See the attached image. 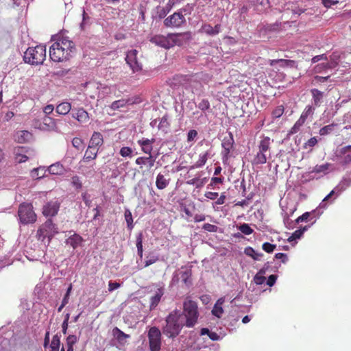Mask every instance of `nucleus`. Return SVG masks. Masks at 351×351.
<instances>
[{"label": "nucleus", "instance_id": "f257e3e1", "mask_svg": "<svg viewBox=\"0 0 351 351\" xmlns=\"http://www.w3.org/2000/svg\"><path fill=\"white\" fill-rule=\"evenodd\" d=\"M75 52V43L67 37L60 36L49 48V57L56 62L69 60Z\"/></svg>", "mask_w": 351, "mask_h": 351}, {"label": "nucleus", "instance_id": "f03ea898", "mask_svg": "<svg viewBox=\"0 0 351 351\" xmlns=\"http://www.w3.org/2000/svg\"><path fill=\"white\" fill-rule=\"evenodd\" d=\"M166 325L163 327V333L169 338L176 337L185 326L183 314L178 309L172 311L165 319Z\"/></svg>", "mask_w": 351, "mask_h": 351}, {"label": "nucleus", "instance_id": "7ed1b4c3", "mask_svg": "<svg viewBox=\"0 0 351 351\" xmlns=\"http://www.w3.org/2000/svg\"><path fill=\"white\" fill-rule=\"evenodd\" d=\"M182 313L185 321V326L187 328L193 327L197 322L199 317L197 303L189 298H186L183 302Z\"/></svg>", "mask_w": 351, "mask_h": 351}, {"label": "nucleus", "instance_id": "20e7f679", "mask_svg": "<svg viewBox=\"0 0 351 351\" xmlns=\"http://www.w3.org/2000/svg\"><path fill=\"white\" fill-rule=\"evenodd\" d=\"M46 58V48L43 45L29 47L25 52L23 59L26 63L32 65H40Z\"/></svg>", "mask_w": 351, "mask_h": 351}, {"label": "nucleus", "instance_id": "39448f33", "mask_svg": "<svg viewBox=\"0 0 351 351\" xmlns=\"http://www.w3.org/2000/svg\"><path fill=\"white\" fill-rule=\"evenodd\" d=\"M58 233L56 225L53 223L51 219H49L37 230V237L38 240L42 241L45 238H48V242L49 243L52 238Z\"/></svg>", "mask_w": 351, "mask_h": 351}, {"label": "nucleus", "instance_id": "423d86ee", "mask_svg": "<svg viewBox=\"0 0 351 351\" xmlns=\"http://www.w3.org/2000/svg\"><path fill=\"white\" fill-rule=\"evenodd\" d=\"M18 216L23 224L33 223L36 221V215L31 204H21L18 210Z\"/></svg>", "mask_w": 351, "mask_h": 351}, {"label": "nucleus", "instance_id": "0eeeda50", "mask_svg": "<svg viewBox=\"0 0 351 351\" xmlns=\"http://www.w3.org/2000/svg\"><path fill=\"white\" fill-rule=\"evenodd\" d=\"M151 351H160L161 348V332L156 326L151 327L147 334Z\"/></svg>", "mask_w": 351, "mask_h": 351}, {"label": "nucleus", "instance_id": "6e6552de", "mask_svg": "<svg viewBox=\"0 0 351 351\" xmlns=\"http://www.w3.org/2000/svg\"><path fill=\"white\" fill-rule=\"evenodd\" d=\"M185 23L186 19L182 12H176L164 21V25L167 27H180Z\"/></svg>", "mask_w": 351, "mask_h": 351}, {"label": "nucleus", "instance_id": "1a4fd4ad", "mask_svg": "<svg viewBox=\"0 0 351 351\" xmlns=\"http://www.w3.org/2000/svg\"><path fill=\"white\" fill-rule=\"evenodd\" d=\"M191 38L189 32L169 34V39L170 40V48L177 45L182 46L186 43Z\"/></svg>", "mask_w": 351, "mask_h": 351}, {"label": "nucleus", "instance_id": "9d476101", "mask_svg": "<svg viewBox=\"0 0 351 351\" xmlns=\"http://www.w3.org/2000/svg\"><path fill=\"white\" fill-rule=\"evenodd\" d=\"M138 51L132 49L128 51L125 57V61L130 66L133 73H136L142 70V64L138 62L137 59Z\"/></svg>", "mask_w": 351, "mask_h": 351}, {"label": "nucleus", "instance_id": "9b49d317", "mask_svg": "<svg viewBox=\"0 0 351 351\" xmlns=\"http://www.w3.org/2000/svg\"><path fill=\"white\" fill-rule=\"evenodd\" d=\"M60 122L59 119H55L52 117L45 116L43 118V131L59 132L58 123Z\"/></svg>", "mask_w": 351, "mask_h": 351}, {"label": "nucleus", "instance_id": "f8f14e48", "mask_svg": "<svg viewBox=\"0 0 351 351\" xmlns=\"http://www.w3.org/2000/svg\"><path fill=\"white\" fill-rule=\"evenodd\" d=\"M60 208V203L57 201L47 203L43 208V214L47 217H53L57 215Z\"/></svg>", "mask_w": 351, "mask_h": 351}, {"label": "nucleus", "instance_id": "ddd939ff", "mask_svg": "<svg viewBox=\"0 0 351 351\" xmlns=\"http://www.w3.org/2000/svg\"><path fill=\"white\" fill-rule=\"evenodd\" d=\"M150 42L157 46L165 49L170 48V40L169 39V34L167 36L160 34L154 35L150 38Z\"/></svg>", "mask_w": 351, "mask_h": 351}, {"label": "nucleus", "instance_id": "4468645a", "mask_svg": "<svg viewBox=\"0 0 351 351\" xmlns=\"http://www.w3.org/2000/svg\"><path fill=\"white\" fill-rule=\"evenodd\" d=\"M72 117L80 123H86L90 119L88 112L83 108H74L72 112Z\"/></svg>", "mask_w": 351, "mask_h": 351}, {"label": "nucleus", "instance_id": "2eb2a0df", "mask_svg": "<svg viewBox=\"0 0 351 351\" xmlns=\"http://www.w3.org/2000/svg\"><path fill=\"white\" fill-rule=\"evenodd\" d=\"M337 156L341 158V164L343 165H348L351 162V145L344 146L337 151Z\"/></svg>", "mask_w": 351, "mask_h": 351}, {"label": "nucleus", "instance_id": "dca6fc26", "mask_svg": "<svg viewBox=\"0 0 351 351\" xmlns=\"http://www.w3.org/2000/svg\"><path fill=\"white\" fill-rule=\"evenodd\" d=\"M155 138L148 139L142 138L137 141L138 145L141 147L143 153L150 155L153 150V144L155 143Z\"/></svg>", "mask_w": 351, "mask_h": 351}, {"label": "nucleus", "instance_id": "f3484780", "mask_svg": "<svg viewBox=\"0 0 351 351\" xmlns=\"http://www.w3.org/2000/svg\"><path fill=\"white\" fill-rule=\"evenodd\" d=\"M221 31V25L217 24L214 27H213L210 24L205 23H203L199 29V32L204 33L208 36H215L217 35Z\"/></svg>", "mask_w": 351, "mask_h": 351}, {"label": "nucleus", "instance_id": "a211bd4d", "mask_svg": "<svg viewBox=\"0 0 351 351\" xmlns=\"http://www.w3.org/2000/svg\"><path fill=\"white\" fill-rule=\"evenodd\" d=\"M165 294V289L162 287L159 286L157 287L154 295L150 298L149 309L154 310L160 303L162 297Z\"/></svg>", "mask_w": 351, "mask_h": 351}, {"label": "nucleus", "instance_id": "6ab92c4d", "mask_svg": "<svg viewBox=\"0 0 351 351\" xmlns=\"http://www.w3.org/2000/svg\"><path fill=\"white\" fill-rule=\"evenodd\" d=\"M210 80L211 76L209 74L200 73L199 75H197L195 79L191 80V86L193 88H195L196 86H199V87L202 88H203L202 83L207 84Z\"/></svg>", "mask_w": 351, "mask_h": 351}, {"label": "nucleus", "instance_id": "aec40b11", "mask_svg": "<svg viewBox=\"0 0 351 351\" xmlns=\"http://www.w3.org/2000/svg\"><path fill=\"white\" fill-rule=\"evenodd\" d=\"M313 105L315 107H319L321 103L323 101L324 93L317 88L311 90Z\"/></svg>", "mask_w": 351, "mask_h": 351}, {"label": "nucleus", "instance_id": "412c9836", "mask_svg": "<svg viewBox=\"0 0 351 351\" xmlns=\"http://www.w3.org/2000/svg\"><path fill=\"white\" fill-rule=\"evenodd\" d=\"M224 302L225 298L223 297L219 298L213 308L212 314L218 318H220L223 313L222 306Z\"/></svg>", "mask_w": 351, "mask_h": 351}, {"label": "nucleus", "instance_id": "4be33fe9", "mask_svg": "<svg viewBox=\"0 0 351 351\" xmlns=\"http://www.w3.org/2000/svg\"><path fill=\"white\" fill-rule=\"evenodd\" d=\"M267 156H269L268 154L258 149L252 161V165H258L265 164L267 162Z\"/></svg>", "mask_w": 351, "mask_h": 351}, {"label": "nucleus", "instance_id": "5701e85b", "mask_svg": "<svg viewBox=\"0 0 351 351\" xmlns=\"http://www.w3.org/2000/svg\"><path fill=\"white\" fill-rule=\"evenodd\" d=\"M16 141L19 143H25L29 141L32 138V134L27 130H21L16 134Z\"/></svg>", "mask_w": 351, "mask_h": 351}, {"label": "nucleus", "instance_id": "b1692460", "mask_svg": "<svg viewBox=\"0 0 351 351\" xmlns=\"http://www.w3.org/2000/svg\"><path fill=\"white\" fill-rule=\"evenodd\" d=\"M170 178H166L163 174L159 173L156 176V186L158 189H165L169 184Z\"/></svg>", "mask_w": 351, "mask_h": 351}, {"label": "nucleus", "instance_id": "393cba45", "mask_svg": "<svg viewBox=\"0 0 351 351\" xmlns=\"http://www.w3.org/2000/svg\"><path fill=\"white\" fill-rule=\"evenodd\" d=\"M97 153H98L97 147H95L88 145L87 149L85 152L84 156L83 157V160L90 161V160L95 159L97 158Z\"/></svg>", "mask_w": 351, "mask_h": 351}, {"label": "nucleus", "instance_id": "a878e982", "mask_svg": "<svg viewBox=\"0 0 351 351\" xmlns=\"http://www.w3.org/2000/svg\"><path fill=\"white\" fill-rule=\"evenodd\" d=\"M112 335L114 337L117 339V340L120 343H125L126 339L130 338V336L128 334L124 333L122 330H121L118 327H114L112 330Z\"/></svg>", "mask_w": 351, "mask_h": 351}, {"label": "nucleus", "instance_id": "bb28decb", "mask_svg": "<svg viewBox=\"0 0 351 351\" xmlns=\"http://www.w3.org/2000/svg\"><path fill=\"white\" fill-rule=\"evenodd\" d=\"M269 65L272 66L278 63L280 64L281 67H293L295 65V61L285 59L269 60Z\"/></svg>", "mask_w": 351, "mask_h": 351}, {"label": "nucleus", "instance_id": "cd10ccee", "mask_svg": "<svg viewBox=\"0 0 351 351\" xmlns=\"http://www.w3.org/2000/svg\"><path fill=\"white\" fill-rule=\"evenodd\" d=\"M315 108L314 106L307 105L300 115V122L305 123L308 117H313Z\"/></svg>", "mask_w": 351, "mask_h": 351}, {"label": "nucleus", "instance_id": "c85d7f7f", "mask_svg": "<svg viewBox=\"0 0 351 351\" xmlns=\"http://www.w3.org/2000/svg\"><path fill=\"white\" fill-rule=\"evenodd\" d=\"M271 141H272L269 137L265 136L262 140H261L258 144V149L268 154L269 156H270V145Z\"/></svg>", "mask_w": 351, "mask_h": 351}, {"label": "nucleus", "instance_id": "c756f323", "mask_svg": "<svg viewBox=\"0 0 351 351\" xmlns=\"http://www.w3.org/2000/svg\"><path fill=\"white\" fill-rule=\"evenodd\" d=\"M104 143V139L101 134L100 132H94L88 145L92 147H97L98 146H101Z\"/></svg>", "mask_w": 351, "mask_h": 351}, {"label": "nucleus", "instance_id": "7c9ffc66", "mask_svg": "<svg viewBox=\"0 0 351 351\" xmlns=\"http://www.w3.org/2000/svg\"><path fill=\"white\" fill-rule=\"evenodd\" d=\"M254 7L258 13L265 12L270 7L269 1V0H255Z\"/></svg>", "mask_w": 351, "mask_h": 351}, {"label": "nucleus", "instance_id": "2f4dec72", "mask_svg": "<svg viewBox=\"0 0 351 351\" xmlns=\"http://www.w3.org/2000/svg\"><path fill=\"white\" fill-rule=\"evenodd\" d=\"M71 110V104L69 102H62L56 108V112L59 114H67Z\"/></svg>", "mask_w": 351, "mask_h": 351}, {"label": "nucleus", "instance_id": "473e14b6", "mask_svg": "<svg viewBox=\"0 0 351 351\" xmlns=\"http://www.w3.org/2000/svg\"><path fill=\"white\" fill-rule=\"evenodd\" d=\"M50 174L53 175H62L64 173V169L63 166L59 162L50 165L48 168Z\"/></svg>", "mask_w": 351, "mask_h": 351}, {"label": "nucleus", "instance_id": "72a5a7b5", "mask_svg": "<svg viewBox=\"0 0 351 351\" xmlns=\"http://www.w3.org/2000/svg\"><path fill=\"white\" fill-rule=\"evenodd\" d=\"M77 338L75 335H71L66 338V351H73V345L77 342ZM61 351H65L64 348L62 347Z\"/></svg>", "mask_w": 351, "mask_h": 351}, {"label": "nucleus", "instance_id": "f704fd0d", "mask_svg": "<svg viewBox=\"0 0 351 351\" xmlns=\"http://www.w3.org/2000/svg\"><path fill=\"white\" fill-rule=\"evenodd\" d=\"M209 156L210 154L208 151L199 154V159L195 164V167L199 168L204 166L206 164Z\"/></svg>", "mask_w": 351, "mask_h": 351}, {"label": "nucleus", "instance_id": "c9c22d12", "mask_svg": "<svg viewBox=\"0 0 351 351\" xmlns=\"http://www.w3.org/2000/svg\"><path fill=\"white\" fill-rule=\"evenodd\" d=\"M143 235L142 232H139L136 236V245L137 247L138 254L140 257L143 256Z\"/></svg>", "mask_w": 351, "mask_h": 351}, {"label": "nucleus", "instance_id": "e433bc0d", "mask_svg": "<svg viewBox=\"0 0 351 351\" xmlns=\"http://www.w3.org/2000/svg\"><path fill=\"white\" fill-rule=\"evenodd\" d=\"M234 143L233 135L231 132H229L228 136L224 137L223 139L221 145L223 148L230 147L232 148Z\"/></svg>", "mask_w": 351, "mask_h": 351}, {"label": "nucleus", "instance_id": "4c0bfd02", "mask_svg": "<svg viewBox=\"0 0 351 351\" xmlns=\"http://www.w3.org/2000/svg\"><path fill=\"white\" fill-rule=\"evenodd\" d=\"M330 166H331V164L328 163V162L323 164V165H317L316 166H315L313 167L311 172L316 173H326Z\"/></svg>", "mask_w": 351, "mask_h": 351}, {"label": "nucleus", "instance_id": "58836bf2", "mask_svg": "<svg viewBox=\"0 0 351 351\" xmlns=\"http://www.w3.org/2000/svg\"><path fill=\"white\" fill-rule=\"evenodd\" d=\"M244 253L247 256L252 257L254 261L259 260L260 257L263 256V254L256 252L252 247H246L244 250Z\"/></svg>", "mask_w": 351, "mask_h": 351}, {"label": "nucleus", "instance_id": "ea45409f", "mask_svg": "<svg viewBox=\"0 0 351 351\" xmlns=\"http://www.w3.org/2000/svg\"><path fill=\"white\" fill-rule=\"evenodd\" d=\"M60 346V339L58 335L53 337L50 344L51 351H59Z\"/></svg>", "mask_w": 351, "mask_h": 351}, {"label": "nucleus", "instance_id": "a19ab883", "mask_svg": "<svg viewBox=\"0 0 351 351\" xmlns=\"http://www.w3.org/2000/svg\"><path fill=\"white\" fill-rule=\"evenodd\" d=\"M128 102V101L125 99H119L114 101L111 104L110 108L113 110H118L121 108L125 107L127 105Z\"/></svg>", "mask_w": 351, "mask_h": 351}, {"label": "nucleus", "instance_id": "79ce46f5", "mask_svg": "<svg viewBox=\"0 0 351 351\" xmlns=\"http://www.w3.org/2000/svg\"><path fill=\"white\" fill-rule=\"evenodd\" d=\"M335 126H337V124L335 123L327 125L319 130V134L321 136L328 135L334 130Z\"/></svg>", "mask_w": 351, "mask_h": 351}, {"label": "nucleus", "instance_id": "37998d69", "mask_svg": "<svg viewBox=\"0 0 351 351\" xmlns=\"http://www.w3.org/2000/svg\"><path fill=\"white\" fill-rule=\"evenodd\" d=\"M307 230V227H304L302 229L296 230L289 237L288 241L291 242L297 239H300L305 230Z\"/></svg>", "mask_w": 351, "mask_h": 351}, {"label": "nucleus", "instance_id": "c03bdc74", "mask_svg": "<svg viewBox=\"0 0 351 351\" xmlns=\"http://www.w3.org/2000/svg\"><path fill=\"white\" fill-rule=\"evenodd\" d=\"M265 274V271L263 269H261L254 276V281L256 285H262L265 281V277L263 276Z\"/></svg>", "mask_w": 351, "mask_h": 351}, {"label": "nucleus", "instance_id": "a18cd8bd", "mask_svg": "<svg viewBox=\"0 0 351 351\" xmlns=\"http://www.w3.org/2000/svg\"><path fill=\"white\" fill-rule=\"evenodd\" d=\"M45 173V170L44 169V168H35L32 171V178H34L36 179H40L44 176Z\"/></svg>", "mask_w": 351, "mask_h": 351}, {"label": "nucleus", "instance_id": "49530a36", "mask_svg": "<svg viewBox=\"0 0 351 351\" xmlns=\"http://www.w3.org/2000/svg\"><path fill=\"white\" fill-rule=\"evenodd\" d=\"M171 9V8H170V7H169L167 5L166 7H158L157 8L158 16L160 19L165 18L167 16V14L169 13V12L170 11Z\"/></svg>", "mask_w": 351, "mask_h": 351}, {"label": "nucleus", "instance_id": "de8ad7c7", "mask_svg": "<svg viewBox=\"0 0 351 351\" xmlns=\"http://www.w3.org/2000/svg\"><path fill=\"white\" fill-rule=\"evenodd\" d=\"M119 154H120V155L122 157H124V158H126V157L132 158V156H133V154H133V150L130 147H123L121 148Z\"/></svg>", "mask_w": 351, "mask_h": 351}, {"label": "nucleus", "instance_id": "09e8293b", "mask_svg": "<svg viewBox=\"0 0 351 351\" xmlns=\"http://www.w3.org/2000/svg\"><path fill=\"white\" fill-rule=\"evenodd\" d=\"M239 230L245 235H250L253 233V229L247 223H243L239 226Z\"/></svg>", "mask_w": 351, "mask_h": 351}, {"label": "nucleus", "instance_id": "8fccbe9b", "mask_svg": "<svg viewBox=\"0 0 351 351\" xmlns=\"http://www.w3.org/2000/svg\"><path fill=\"white\" fill-rule=\"evenodd\" d=\"M180 275H181L182 280L183 281V282L185 285H189L191 284V280H190V278L191 276V270H186L184 271H182L180 273Z\"/></svg>", "mask_w": 351, "mask_h": 351}, {"label": "nucleus", "instance_id": "3c124183", "mask_svg": "<svg viewBox=\"0 0 351 351\" xmlns=\"http://www.w3.org/2000/svg\"><path fill=\"white\" fill-rule=\"evenodd\" d=\"M69 240L71 241V245L73 247H75L82 241V238L80 235L75 233L69 237Z\"/></svg>", "mask_w": 351, "mask_h": 351}, {"label": "nucleus", "instance_id": "603ef678", "mask_svg": "<svg viewBox=\"0 0 351 351\" xmlns=\"http://www.w3.org/2000/svg\"><path fill=\"white\" fill-rule=\"evenodd\" d=\"M72 145L77 149L80 150L84 147V141L78 137H75L72 140Z\"/></svg>", "mask_w": 351, "mask_h": 351}, {"label": "nucleus", "instance_id": "864d4df0", "mask_svg": "<svg viewBox=\"0 0 351 351\" xmlns=\"http://www.w3.org/2000/svg\"><path fill=\"white\" fill-rule=\"evenodd\" d=\"M71 184L76 189H80L82 187V183L79 176H75L71 178Z\"/></svg>", "mask_w": 351, "mask_h": 351}, {"label": "nucleus", "instance_id": "5fc2aeb1", "mask_svg": "<svg viewBox=\"0 0 351 351\" xmlns=\"http://www.w3.org/2000/svg\"><path fill=\"white\" fill-rule=\"evenodd\" d=\"M284 106L282 105L277 106L272 112V116L274 118L280 117L284 112Z\"/></svg>", "mask_w": 351, "mask_h": 351}, {"label": "nucleus", "instance_id": "6e6d98bb", "mask_svg": "<svg viewBox=\"0 0 351 351\" xmlns=\"http://www.w3.org/2000/svg\"><path fill=\"white\" fill-rule=\"evenodd\" d=\"M169 127V123L168 122L167 116H163L158 125L159 130H165Z\"/></svg>", "mask_w": 351, "mask_h": 351}, {"label": "nucleus", "instance_id": "4d7b16f0", "mask_svg": "<svg viewBox=\"0 0 351 351\" xmlns=\"http://www.w3.org/2000/svg\"><path fill=\"white\" fill-rule=\"evenodd\" d=\"M210 105L208 99H204L198 104V108L203 112L210 109Z\"/></svg>", "mask_w": 351, "mask_h": 351}, {"label": "nucleus", "instance_id": "13d9d810", "mask_svg": "<svg viewBox=\"0 0 351 351\" xmlns=\"http://www.w3.org/2000/svg\"><path fill=\"white\" fill-rule=\"evenodd\" d=\"M276 245L268 242L264 243L262 245L263 250L267 253H271L276 249Z\"/></svg>", "mask_w": 351, "mask_h": 351}, {"label": "nucleus", "instance_id": "bf43d9fd", "mask_svg": "<svg viewBox=\"0 0 351 351\" xmlns=\"http://www.w3.org/2000/svg\"><path fill=\"white\" fill-rule=\"evenodd\" d=\"M317 143V139L316 137H312L308 139L304 145V148L307 149L308 147H313Z\"/></svg>", "mask_w": 351, "mask_h": 351}, {"label": "nucleus", "instance_id": "052dcab7", "mask_svg": "<svg viewBox=\"0 0 351 351\" xmlns=\"http://www.w3.org/2000/svg\"><path fill=\"white\" fill-rule=\"evenodd\" d=\"M202 228L210 232H215L217 230V226L210 224V223H204Z\"/></svg>", "mask_w": 351, "mask_h": 351}, {"label": "nucleus", "instance_id": "680f3d73", "mask_svg": "<svg viewBox=\"0 0 351 351\" xmlns=\"http://www.w3.org/2000/svg\"><path fill=\"white\" fill-rule=\"evenodd\" d=\"M43 120L40 121L38 119H34L32 120V125L36 128V129H38L40 130H43Z\"/></svg>", "mask_w": 351, "mask_h": 351}, {"label": "nucleus", "instance_id": "e2e57ef3", "mask_svg": "<svg viewBox=\"0 0 351 351\" xmlns=\"http://www.w3.org/2000/svg\"><path fill=\"white\" fill-rule=\"evenodd\" d=\"M223 149V150L222 152V155H223L222 159H223V161L225 162V161H227L228 160V158H230V153L232 148L225 147Z\"/></svg>", "mask_w": 351, "mask_h": 351}, {"label": "nucleus", "instance_id": "0e129e2a", "mask_svg": "<svg viewBox=\"0 0 351 351\" xmlns=\"http://www.w3.org/2000/svg\"><path fill=\"white\" fill-rule=\"evenodd\" d=\"M304 123L300 122V119L296 121V123L294 124V125L291 128L290 132L291 134L296 133L299 131L300 127L304 124Z\"/></svg>", "mask_w": 351, "mask_h": 351}, {"label": "nucleus", "instance_id": "69168bd1", "mask_svg": "<svg viewBox=\"0 0 351 351\" xmlns=\"http://www.w3.org/2000/svg\"><path fill=\"white\" fill-rule=\"evenodd\" d=\"M197 136V132L195 130H191L187 134V141L189 142L193 141Z\"/></svg>", "mask_w": 351, "mask_h": 351}, {"label": "nucleus", "instance_id": "338daca9", "mask_svg": "<svg viewBox=\"0 0 351 351\" xmlns=\"http://www.w3.org/2000/svg\"><path fill=\"white\" fill-rule=\"evenodd\" d=\"M15 160L18 163H21L27 161L28 160V157L24 154H16Z\"/></svg>", "mask_w": 351, "mask_h": 351}, {"label": "nucleus", "instance_id": "774afa93", "mask_svg": "<svg viewBox=\"0 0 351 351\" xmlns=\"http://www.w3.org/2000/svg\"><path fill=\"white\" fill-rule=\"evenodd\" d=\"M121 287V284L119 282H113L112 281H110L108 282V291L110 292L113 291L114 290L119 288Z\"/></svg>", "mask_w": 351, "mask_h": 351}]
</instances>
